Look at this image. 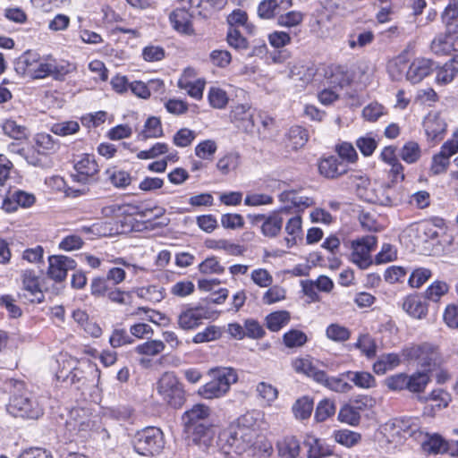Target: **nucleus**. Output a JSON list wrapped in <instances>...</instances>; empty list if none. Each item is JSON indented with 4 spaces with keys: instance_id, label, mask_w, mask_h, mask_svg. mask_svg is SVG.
<instances>
[{
    "instance_id": "nucleus-1",
    "label": "nucleus",
    "mask_w": 458,
    "mask_h": 458,
    "mask_svg": "<svg viewBox=\"0 0 458 458\" xmlns=\"http://www.w3.org/2000/svg\"><path fill=\"white\" fill-rule=\"evenodd\" d=\"M13 390L7 405V411L15 418L38 420L43 415V408L22 381L10 379Z\"/></svg>"
},
{
    "instance_id": "nucleus-2",
    "label": "nucleus",
    "mask_w": 458,
    "mask_h": 458,
    "mask_svg": "<svg viewBox=\"0 0 458 458\" xmlns=\"http://www.w3.org/2000/svg\"><path fill=\"white\" fill-rule=\"evenodd\" d=\"M252 420L250 414L242 416L235 426H231L219 436L220 442H225L236 453L245 451L253 445L257 436L256 431L251 428Z\"/></svg>"
},
{
    "instance_id": "nucleus-3",
    "label": "nucleus",
    "mask_w": 458,
    "mask_h": 458,
    "mask_svg": "<svg viewBox=\"0 0 458 458\" xmlns=\"http://www.w3.org/2000/svg\"><path fill=\"white\" fill-rule=\"evenodd\" d=\"M210 409L205 404H195L182 415L185 431L193 436L195 442L209 437L212 428L208 422Z\"/></svg>"
},
{
    "instance_id": "nucleus-4",
    "label": "nucleus",
    "mask_w": 458,
    "mask_h": 458,
    "mask_svg": "<svg viewBox=\"0 0 458 458\" xmlns=\"http://www.w3.org/2000/svg\"><path fill=\"white\" fill-rule=\"evenodd\" d=\"M357 192L360 198L365 201L385 207L398 206L406 199V194L401 187L389 183L380 184L371 189L359 186Z\"/></svg>"
},
{
    "instance_id": "nucleus-5",
    "label": "nucleus",
    "mask_w": 458,
    "mask_h": 458,
    "mask_svg": "<svg viewBox=\"0 0 458 458\" xmlns=\"http://www.w3.org/2000/svg\"><path fill=\"white\" fill-rule=\"evenodd\" d=\"M131 445L137 454L152 456L159 454L164 448V434L157 427H146L135 433L131 439Z\"/></svg>"
},
{
    "instance_id": "nucleus-6",
    "label": "nucleus",
    "mask_w": 458,
    "mask_h": 458,
    "mask_svg": "<svg viewBox=\"0 0 458 458\" xmlns=\"http://www.w3.org/2000/svg\"><path fill=\"white\" fill-rule=\"evenodd\" d=\"M157 391L162 400L174 409L181 408L186 400L183 385L174 372H165L160 377Z\"/></svg>"
},
{
    "instance_id": "nucleus-7",
    "label": "nucleus",
    "mask_w": 458,
    "mask_h": 458,
    "mask_svg": "<svg viewBox=\"0 0 458 458\" xmlns=\"http://www.w3.org/2000/svg\"><path fill=\"white\" fill-rule=\"evenodd\" d=\"M407 360L416 362L421 370L432 373L441 363L437 349L430 344L412 345L403 350Z\"/></svg>"
},
{
    "instance_id": "nucleus-8",
    "label": "nucleus",
    "mask_w": 458,
    "mask_h": 458,
    "mask_svg": "<svg viewBox=\"0 0 458 458\" xmlns=\"http://www.w3.org/2000/svg\"><path fill=\"white\" fill-rule=\"evenodd\" d=\"M94 425V421L87 411L72 409L70 411L69 419L66 420L65 428L72 437L82 440L89 436Z\"/></svg>"
},
{
    "instance_id": "nucleus-9",
    "label": "nucleus",
    "mask_w": 458,
    "mask_h": 458,
    "mask_svg": "<svg viewBox=\"0 0 458 458\" xmlns=\"http://www.w3.org/2000/svg\"><path fill=\"white\" fill-rule=\"evenodd\" d=\"M376 244L377 237L374 235L352 241V261L361 269L368 268L372 264L370 252L375 249Z\"/></svg>"
},
{
    "instance_id": "nucleus-10",
    "label": "nucleus",
    "mask_w": 458,
    "mask_h": 458,
    "mask_svg": "<svg viewBox=\"0 0 458 458\" xmlns=\"http://www.w3.org/2000/svg\"><path fill=\"white\" fill-rule=\"evenodd\" d=\"M207 314V309L201 305L184 306L178 315V326L183 330H192L198 327L204 318H208Z\"/></svg>"
},
{
    "instance_id": "nucleus-11",
    "label": "nucleus",
    "mask_w": 458,
    "mask_h": 458,
    "mask_svg": "<svg viewBox=\"0 0 458 458\" xmlns=\"http://www.w3.org/2000/svg\"><path fill=\"white\" fill-rule=\"evenodd\" d=\"M48 263L47 276L57 283L63 282L67 276V272L75 269L77 265L73 259L64 255L50 256Z\"/></svg>"
},
{
    "instance_id": "nucleus-12",
    "label": "nucleus",
    "mask_w": 458,
    "mask_h": 458,
    "mask_svg": "<svg viewBox=\"0 0 458 458\" xmlns=\"http://www.w3.org/2000/svg\"><path fill=\"white\" fill-rule=\"evenodd\" d=\"M74 170L76 174H72L71 176L73 181L88 183L91 181H97L96 175L99 169L93 156L84 155L80 160L75 162Z\"/></svg>"
},
{
    "instance_id": "nucleus-13",
    "label": "nucleus",
    "mask_w": 458,
    "mask_h": 458,
    "mask_svg": "<svg viewBox=\"0 0 458 458\" xmlns=\"http://www.w3.org/2000/svg\"><path fill=\"white\" fill-rule=\"evenodd\" d=\"M68 72V65H59L55 61L42 62L39 57L30 77L33 79H43L47 76H52L55 80L61 81Z\"/></svg>"
},
{
    "instance_id": "nucleus-14",
    "label": "nucleus",
    "mask_w": 458,
    "mask_h": 458,
    "mask_svg": "<svg viewBox=\"0 0 458 458\" xmlns=\"http://www.w3.org/2000/svg\"><path fill=\"white\" fill-rule=\"evenodd\" d=\"M318 171L327 179H336L347 173L348 165L336 156H329L320 159Z\"/></svg>"
},
{
    "instance_id": "nucleus-15",
    "label": "nucleus",
    "mask_w": 458,
    "mask_h": 458,
    "mask_svg": "<svg viewBox=\"0 0 458 458\" xmlns=\"http://www.w3.org/2000/svg\"><path fill=\"white\" fill-rule=\"evenodd\" d=\"M89 376L99 378L100 372L96 366L87 362L84 364V367L80 366L71 370L69 374L63 378V381H69L72 385H74L77 389H81L89 382Z\"/></svg>"
},
{
    "instance_id": "nucleus-16",
    "label": "nucleus",
    "mask_w": 458,
    "mask_h": 458,
    "mask_svg": "<svg viewBox=\"0 0 458 458\" xmlns=\"http://www.w3.org/2000/svg\"><path fill=\"white\" fill-rule=\"evenodd\" d=\"M22 284L26 293L23 297L30 302L40 303L44 301V293L39 288L38 277L33 270L22 273Z\"/></svg>"
},
{
    "instance_id": "nucleus-17",
    "label": "nucleus",
    "mask_w": 458,
    "mask_h": 458,
    "mask_svg": "<svg viewBox=\"0 0 458 458\" xmlns=\"http://www.w3.org/2000/svg\"><path fill=\"white\" fill-rule=\"evenodd\" d=\"M435 68V64L431 60L417 58L410 64L406 72V79L412 84H417L428 76Z\"/></svg>"
},
{
    "instance_id": "nucleus-18",
    "label": "nucleus",
    "mask_w": 458,
    "mask_h": 458,
    "mask_svg": "<svg viewBox=\"0 0 458 458\" xmlns=\"http://www.w3.org/2000/svg\"><path fill=\"white\" fill-rule=\"evenodd\" d=\"M191 17L192 13L181 7L174 10L169 18L174 30L181 33L190 34L192 32Z\"/></svg>"
},
{
    "instance_id": "nucleus-19",
    "label": "nucleus",
    "mask_w": 458,
    "mask_h": 458,
    "mask_svg": "<svg viewBox=\"0 0 458 458\" xmlns=\"http://www.w3.org/2000/svg\"><path fill=\"white\" fill-rule=\"evenodd\" d=\"M430 381V373L423 370H417L412 374L408 375L407 391L414 394H420L425 391Z\"/></svg>"
},
{
    "instance_id": "nucleus-20",
    "label": "nucleus",
    "mask_w": 458,
    "mask_h": 458,
    "mask_svg": "<svg viewBox=\"0 0 458 458\" xmlns=\"http://www.w3.org/2000/svg\"><path fill=\"white\" fill-rule=\"evenodd\" d=\"M356 405L345 404L338 413V420L341 422L347 423L352 426H357L360 420V411L362 410L366 403L361 401H355Z\"/></svg>"
},
{
    "instance_id": "nucleus-21",
    "label": "nucleus",
    "mask_w": 458,
    "mask_h": 458,
    "mask_svg": "<svg viewBox=\"0 0 458 458\" xmlns=\"http://www.w3.org/2000/svg\"><path fill=\"white\" fill-rule=\"evenodd\" d=\"M403 309L407 314L415 318H422L428 313L427 303L416 295L407 296L403 300Z\"/></svg>"
},
{
    "instance_id": "nucleus-22",
    "label": "nucleus",
    "mask_w": 458,
    "mask_h": 458,
    "mask_svg": "<svg viewBox=\"0 0 458 458\" xmlns=\"http://www.w3.org/2000/svg\"><path fill=\"white\" fill-rule=\"evenodd\" d=\"M293 368L297 373H303L314 381L324 380V370L315 367L309 358H299L293 361Z\"/></svg>"
},
{
    "instance_id": "nucleus-23",
    "label": "nucleus",
    "mask_w": 458,
    "mask_h": 458,
    "mask_svg": "<svg viewBox=\"0 0 458 458\" xmlns=\"http://www.w3.org/2000/svg\"><path fill=\"white\" fill-rule=\"evenodd\" d=\"M304 445L308 447V458H325L333 454L330 446L314 437H308L304 441Z\"/></svg>"
},
{
    "instance_id": "nucleus-24",
    "label": "nucleus",
    "mask_w": 458,
    "mask_h": 458,
    "mask_svg": "<svg viewBox=\"0 0 458 458\" xmlns=\"http://www.w3.org/2000/svg\"><path fill=\"white\" fill-rule=\"evenodd\" d=\"M400 364L401 359L397 353H384L373 364V371L377 375H384L388 370L397 368Z\"/></svg>"
},
{
    "instance_id": "nucleus-25",
    "label": "nucleus",
    "mask_w": 458,
    "mask_h": 458,
    "mask_svg": "<svg viewBox=\"0 0 458 458\" xmlns=\"http://www.w3.org/2000/svg\"><path fill=\"white\" fill-rule=\"evenodd\" d=\"M39 55L32 51L23 53L15 62V71L21 75L30 76L37 62Z\"/></svg>"
},
{
    "instance_id": "nucleus-26",
    "label": "nucleus",
    "mask_w": 458,
    "mask_h": 458,
    "mask_svg": "<svg viewBox=\"0 0 458 458\" xmlns=\"http://www.w3.org/2000/svg\"><path fill=\"white\" fill-rule=\"evenodd\" d=\"M209 375L220 385L223 384L227 390L230 389L232 384L236 383L238 380L236 370L233 368L222 367L211 369L209 370Z\"/></svg>"
},
{
    "instance_id": "nucleus-27",
    "label": "nucleus",
    "mask_w": 458,
    "mask_h": 458,
    "mask_svg": "<svg viewBox=\"0 0 458 458\" xmlns=\"http://www.w3.org/2000/svg\"><path fill=\"white\" fill-rule=\"evenodd\" d=\"M457 74L458 60L453 58L437 70L436 81L437 84L445 85L450 83Z\"/></svg>"
},
{
    "instance_id": "nucleus-28",
    "label": "nucleus",
    "mask_w": 458,
    "mask_h": 458,
    "mask_svg": "<svg viewBox=\"0 0 458 458\" xmlns=\"http://www.w3.org/2000/svg\"><path fill=\"white\" fill-rule=\"evenodd\" d=\"M278 454L282 458H297L300 454V442L294 437H286L278 442Z\"/></svg>"
},
{
    "instance_id": "nucleus-29",
    "label": "nucleus",
    "mask_w": 458,
    "mask_h": 458,
    "mask_svg": "<svg viewBox=\"0 0 458 458\" xmlns=\"http://www.w3.org/2000/svg\"><path fill=\"white\" fill-rule=\"evenodd\" d=\"M163 136V129L160 120L152 116L147 119L144 129L138 134L139 140H147L150 138H159Z\"/></svg>"
},
{
    "instance_id": "nucleus-30",
    "label": "nucleus",
    "mask_w": 458,
    "mask_h": 458,
    "mask_svg": "<svg viewBox=\"0 0 458 458\" xmlns=\"http://www.w3.org/2000/svg\"><path fill=\"white\" fill-rule=\"evenodd\" d=\"M283 218L279 214L268 216L261 225V232L267 237H276L282 230Z\"/></svg>"
},
{
    "instance_id": "nucleus-31",
    "label": "nucleus",
    "mask_w": 458,
    "mask_h": 458,
    "mask_svg": "<svg viewBox=\"0 0 458 458\" xmlns=\"http://www.w3.org/2000/svg\"><path fill=\"white\" fill-rule=\"evenodd\" d=\"M288 147L297 150L308 141V132L301 126H293L287 133Z\"/></svg>"
},
{
    "instance_id": "nucleus-32",
    "label": "nucleus",
    "mask_w": 458,
    "mask_h": 458,
    "mask_svg": "<svg viewBox=\"0 0 458 458\" xmlns=\"http://www.w3.org/2000/svg\"><path fill=\"white\" fill-rule=\"evenodd\" d=\"M4 133L16 140H26L28 138V130L25 126L18 124L16 121L7 119L2 123Z\"/></svg>"
},
{
    "instance_id": "nucleus-33",
    "label": "nucleus",
    "mask_w": 458,
    "mask_h": 458,
    "mask_svg": "<svg viewBox=\"0 0 458 458\" xmlns=\"http://www.w3.org/2000/svg\"><path fill=\"white\" fill-rule=\"evenodd\" d=\"M313 406V399L305 395L296 400L292 410L297 419L306 420L311 415Z\"/></svg>"
},
{
    "instance_id": "nucleus-34",
    "label": "nucleus",
    "mask_w": 458,
    "mask_h": 458,
    "mask_svg": "<svg viewBox=\"0 0 458 458\" xmlns=\"http://www.w3.org/2000/svg\"><path fill=\"white\" fill-rule=\"evenodd\" d=\"M290 318V313L286 310L270 313L266 318L267 327L272 332H277L289 323Z\"/></svg>"
},
{
    "instance_id": "nucleus-35",
    "label": "nucleus",
    "mask_w": 458,
    "mask_h": 458,
    "mask_svg": "<svg viewBox=\"0 0 458 458\" xmlns=\"http://www.w3.org/2000/svg\"><path fill=\"white\" fill-rule=\"evenodd\" d=\"M333 437L335 442L348 448L356 445L361 439L360 434L350 429L335 430Z\"/></svg>"
},
{
    "instance_id": "nucleus-36",
    "label": "nucleus",
    "mask_w": 458,
    "mask_h": 458,
    "mask_svg": "<svg viewBox=\"0 0 458 458\" xmlns=\"http://www.w3.org/2000/svg\"><path fill=\"white\" fill-rule=\"evenodd\" d=\"M347 377L358 387L371 388L376 386V379L372 374L366 371H348Z\"/></svg>"
},
{
    "instance_id": "nucleus-37",
    "label": "nucleus",
    "mask_w": 458,
    "mask_h": 458,
    "mask_svg": "<svg viewBox=\"0 0 458 458\" xmlns=\"http://www.w3.org/2000/svg\"><path fill=\"white\" fill-rule=\"evenodd\" d=\"M451 400V394L442 388L434 389L428 395L418 396L420 403L436 402L438 409L447 407Z\"/></svg>"
},
{
    "instance_id": "nucleus-38",
    "label": "nucleus",
    "mask_w": 458,
    "mask_h": 458,
    "mask_svg": "<svg viewBox=\"0 0 458 458\" xmlns=\"http://www.w3.org/2000/svg\"><path fill=\"white\" fill-rule=\"evenodd\" d=\"M229 390L225 386L220 385L216 379L212 377V380L202 386L199 393L206 399L218 398L226 394Z\"/></svg>"
},
{
    "instance_id": "nucleus-39",
    "label": "nucleus",
    "mask_w": 458,
    "mask_h": 458,
    "mask_svg": "<svg viewBox=\"0 0 458 458\" xmlns=\"http://www.w3.org/2000/svg\"><path fill=\"white\" fill-rule=\"evenodd\" d=\"M454 41L445 33L437 35L431 43V49L437 55H447L454 50Z\"/></svg>"
},
{
    "instance_id": "nucleus-40",
    "label": "nucleus",
    "mask_w": 458,
    "mask_h": 458,
    "mask_svg": "<svg viewBox=\"0 0 458 458\" xmlns=\"http://www.w3.org/2000/svg\"><path fill=\"white\" fill-rule=\"evenodd\" d=\"M422 447L428 454H439L446 451L447 445L445 441L437 434L427 435V439L423 441Z\"/></svg>"
},
{
    "instance_id": "nucleus-41",
    "label": "nucleus",
    "mask_w": 458,
    "mask_h": 458,
    "mask_svg": "<svg viewBox=\"0 0 458 458\" xmlns=\"http://www.w3.org/2000/svg\"><path fill=\"white\" fill-rule=\"evenodd\" d=\"M318 384L337 393H347L352 389V386L345 382L342 377H328L324 371V380L318 381Z\"/></svg>"
},
{
    "instance_id": "nucleus-42",
    "label": "nucleus",
    "mask_w": 458,
    "mask_h": 458,
    "mask_svg": "<svg viewBox=\"0 0 458 458\" xmlns=\"http://www.w3.org/2000/svg\"><path fill=\"white\" fill-rule=\"evenodd\" d=\"M408 374L404 372L390 375L384 379V386L392 392L407 390Z\"/></svg>"
},
{
    "instance_id": "nucleus-43",
    "label": "nucleus",
    "mask_w": 458,
    "mask_h": 458,
    "mask_svg": "<svg viewBox=\"0 0 458 458\" xmlns=\"http://www.w3.org/2000/svg\"><path fill=\"white\" fill-rule=\"evenodd\" d=\"M106 174L110 182L116 188H125L131 184V177L126 171L113 168L107 169Z\"/></svg>"
},
{
    "instance_id": "nucleus-44",
    "label": "nucleus",
    "mask_w": 458,
    "mask_h": 458,
    "mask_svg": "<svg viewBox=\"0 0 458 458\" xmlns=\"http://www.w3.org/2000/svg\"><path fill=\"white\" fill-rule=\"evenodd\" d=\"M165 345L161 340H150L135 347V352L141 355L155 356L161 353Z\"/></svg>"
},
{
    "instance_id": "nucleus-45",
    "label": "nucleus",
    "mask_w": 458,
    "mask_h": 458,
    "mask_svg": "<svg viewBox=\"0 0 458 458\" xmlns=\"http://www.w3.org/2000/svg\"><path fill=\"white\" fill-rule=\"evenodd\" d=\"M240 165V156L238 153H228L218 159L216 167L223 174H228L234 171Z\"/></svg>"
},
{
    "instance_id": "nucleus-46",
    "label": "nucleus",
    "mask_w": 458,
    "mask_h": 458,
    "mask_svg": "<svg viewBox=\"0 0 458 458\" xmlns=\"http://www.w3.org/2000/svg\"><path fill=\"white\" fill-rule=\"evenodd\" d=\"M178 87L182 89H185L191 98L195 99H201L205 88V81L197 80L195 81H187L180 80L178 81Z\"/></svg>"
},
{
    "instance_id": "nucleus-47",
    "label": "nucleus",
    "mask_w": 458,
    "mask_h": 458,
    "mask_svg": "<svg viewBox=\"0 0 458 458\" xmlns=\"http://www.w3.org/2000/svg\"><path fill=\"white\" fill-rule=\"evenodd\" d=\"M421 155L420 145L415 141L406 142L401 149L400 156L402 159L408 163L413 164L417 162Z\"/></svg>"
},
{
    "instance_id": "nucleus-48",
    "label": "nucleus",
    "mask_w": 458,
    "mask_h": 458,
    "mask_svg": "<svg viewBox=\"0 0 458 458\" xmlns=\"http://www.w3.org/2000/svg\"><path fill=\"white\" fill-rule=\"evenodd\" d=\"M37 147L40 149L38 152L47 154L55 152L58 148L57 141L48 133L41 132L35 136Z\"/></svg>"
},
{
    "instance_id": "nucleus-49",
    "label": "nucleus",
    "mask_w": 458,
    "mask_h": 458,
    "mask_svg": "<svg viewBox=\"0 0 458 458\" xmlns=\"http://www.w3.org/2000/svg\"><path fill=\"white\" fill-rule=\"evenodd\" d=\"M336 406L335 403L329 399L320 401L316 408L315 419L318 422L325 421L335 413Z\"/></svg>"
},
{
    "instance_id": "nucleus-50",
    "label": "nucleus",
    "mask_w": 458,
    "mask_h": 458,
    "mask_svg": "<svg viewBox=\"0 0 458 458\" xmlns=\"http://www.w3.org/2000/svg\"><path fill=\"white\" fill-rule=\"evenodd\" d=\"M449 290L448 284L444 281H435L425 292L426 299L432 301H438L442 296L447 293Z\"/></svg>"
},
{
    "instance_id": "nucleus-51",
    "label": "nucleus",
    "mask_w": 458,
    "mask_h": 458,
    "mask_svg": "<svg viewBox=\"0 0 458 458\" xmlns=\"http://www.w3.org/2000/svg\"><path fill=\"white\" fill-rule=\"evenodd\" d=\"M258 395L265 400L268 404L274 403L278 397V390L273 385L267 382H259L256 386Z\"/></svg>"
},
{
    "instance_id": "nucleus-52",
    "label": "nucleus",
    "mask_w": 458,
    "mask_h": 458,
    "mask_svg": "<svg viewBox=\"0 0 458 458\" xmlns=\"http://www.w3.org/2000/svg\"><path fill=\"white\" fill-rule=\"evenodd\" d=\"M326 335L327 338L335 342H345L351 336L350 330L338 324H331L327 327Z\"/></svg>"
},
{
    "instance_id": "nucleus-53",
    "label": "nucleus",
    "mask_w": 458,
    "mask_h": 458,
    "mask_svg": "<svg viewBox=\"0 0 458 458\" xmlns=\"http://www.w3.org/2000/svg\"><path fill=\"white\" fill-rule=\"evenodd\" d=\"M446 124L443 120L435 119L428 120L425 123V131L428 138L437 140L442 138L445 131Z\"/></svg>"
},
{
    "instance_id": "nucleus-54",
    "label": "nucleus",
    "mask_w": 458,
    "mask_h": 458,
    "mask_svg": "<svg viewBox=\"0 0 458 458\" xmlns=\"http://www.w3.org/2000/svg\"><path fill=\"white\" fill-rule=\"evenodd\" d=\"M226 41L231 47H233L236 50H244L249 47L247 39L236 28L228 29Z\"/></svg>"
},
{
    "instance_id": "nucleus-55",
    "label": "nucleus",
    "mask_w": 458,
    "mask_h": 458,
    "mask_svg": "<svg viewBox=\"0 0 458 458\" xmlns=\"http://www.w3.org/2000/svg\"><path fill=\"white\" fill-rule=\"evenodd\" d=\"M208 99L210 106L214 108L222 109L225 107L228 102L226 92L218 88H210Z\"/></svg>"
},
{
    "instance_id": "nucleus-56",
    "label": "nucleus",
    "mask_w": 458,
    "mask_h": 458,
    "mask_svg": "<svg viewBox=\"0 0 458 458\" xmlns=\"http://www.w3.org/2000/svg\"><path fill=\"white\" fill-rule=\"evenodd\" d=\"M307 335L302 331L297 329H292L283 336L284 344L289 348L302 346L307 342Z\"/></svg>"
},
{
    "instance_id": "nucleus-57",
    "label": "nucleus",
    "mask_w": 458,
    "mask_h": 458,
    "mask_svg": "<svg viewBox=\"0 0 458 458\" xmlns=\"http://www.w3.org/2000/svg\"><path fill=\"white\" fill-rule=\"evenodd\" d=\"M163 291V288L157 285H149L148 287L140 288L137 294L139 297L146 299L151 302H159L165 297Z\"/></svg>"
},
{
    "instance_id": "nucleus-58",
    "label": "nucleus",
    "mask_w": 458,
    "mask_h": 458,
    "mask_svg": "<svg viewBox=\"0 0 458 458\" xmlns=\"http://www.w3.org/2000/svg\"><path fill=\"white\" fill-rule=\"evenodd\" d=\"M80 130V125L76 121H66L54 123L51 131L59 136H68L76 133Z\"/></svg>"
},
{
    "instance_id": "nucleus-59",
    "label": "nucleus",
    "mask_w": 458,
    "mask_h": 458,
    "mask_svg": "<svg viewBox=\"0 0 458 458\" xmlns=\"http://www.w3.org/2000/svg\"><path fill=\"white\" fill-rule=\"evenodd\" d=\"M221 336V331L219 327L216 326H209L206 327L202 332L197 333L192 339L195 344H202L218 339Z\"/></svg>"
},
{
    "instance_id": "nucleus-60",
    "label": "nucleus",
    "mask_w": 458,
    "mask_h": 458,
    "mask_svg": "<svg viewBox=\"0 0 458 458\" xmlns=\"http://www.w3.org/2000/svg\"><path fill=\"white\" fill-rule=\"evenodd\" d=\"M196 138V132L188 128L180 129L173 137L174 145L180 148H185L191 144Z\"/></svg>"
},
{
    "instance_id": "nucleus-61",
    "label": "nucleus",
    "mask_w": 458,
    "mask_h": 458,
    "mask_svg": "<svg viewBox=\"0 0 458 458\" xmlns=\"http://www.w3.org/2000/svg\"><path fill=\"white\" fill-rule=\"evenodd\" d=\"M355 347L361 350V352L368 357L373 358L377 353V344L369 335H361L355 344Z\"/></svg>"
},
{
    "instance_id": "nucleus-62",
    "label": "nucleus",
    "mask_w": 458,
    "mask_h": 458,
    "mask_svg": "<svg viewBox=\"0 0 458 458\" xmlns=\"http://www.w3.org/2000/svg\"><path fill=\"white\" fill-rule=\"evenodd\" d=\"M216 144L214 140H207L195 148V154L201 159H211L216 151Z\"/></svg>"
},
{
    "instance_id": "nucleus-63",
    "label": "nucleus",
    "mask_w": 458,
    "mask_h": 458,
    "mask_svg": "<svg viewBox=\"0 0 458 458\" xmlns=\"http://www.w3.org/2000/svg\"><path fill=\"white\" fill-rule=\"evenodd\" d=\"M303 21V14L298 11H291L277 18V23L283 27H295Z\"/></svg>"
},
{
    "instance_id": "nucleus-64",
    "label": "nucleus",
    "mask_w": 458,
    "mask_h": 458,
    "mask_svg": "<svg viewBox=\"0 0 458 458\" xmlns=\"http://www.w3.org/2000/svg\"><path fill=\"white\" fill-rule=\"evenodd\" d=\"M431 277V271L428 268L420 267L415 269L409 277L408 283L411 287L419 288Z\"/></svg>"
}]
</instances>
